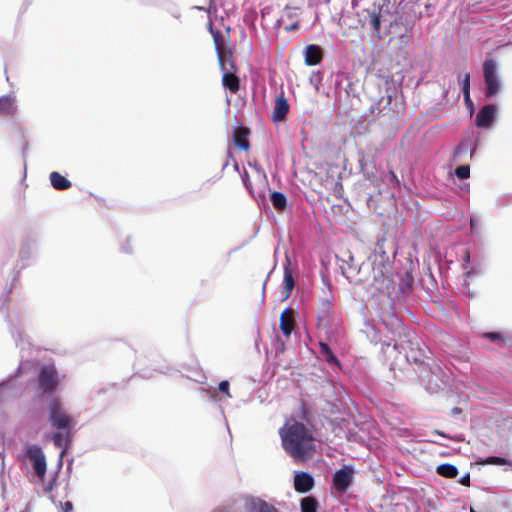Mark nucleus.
<instances>
[{
  "mask_svg": "<svg viewBox=\"0 0 512 512\" xmlns=\"http://www.w3.org/2000/svg\"><path fill=\"white\" fill-rule=\"evenodd\" d=\"M496 107L494 105L484 106L476 117V125L479 127H489L495 118Z\"/></svg>",
  "mask_w": 512,
  "mask_h": 512,
  "instance_id": "10",
  "label": "nucleus"
},
{
  "mask_svg": "<svg viewBox=\"0 0 512 512\" xmlns=\"http://www.w3.org/2000/svg\"><path fill=\"white\" fill-rule=\"evenodd\" d=\"M333 359H334V357L332 355H329L328 360L330 361V360H333Z\"/></svg>",
  "mask_w": 512,
  "mask_h": 512,
  "instance_id": "34",
  "label": "nucleus"
},
{
  "mask_svg": "<svg viewBox=\"0 0 512 512\" xmlns=\"http://www.w3.org/2000/svg\"><path fill=\"white\" fill-rule=\"evenodd\" d=\"M26 456L35 474L42 479L46 472V461L42 450L37 446H29L26 450Z\"/></svg>",
  "mask_w": 512,
  "mask_h": 512,
  "instance_id": "5",
  "label": "nucleus"
},
{
  "mask_svg": "<svg viewBox=\"0 0 512 512\" xmlns=\"http://www.w3.org/2000/svg\"><path fill=\"white\" fill-rule=\"evenodd\" d=\"M288 110L289 104L287 100L283 96L278 97L272 112L273 119L277 122L283 120L288 113Z\"/></svg>",
  "mask_w": 512,
  "mask_h": 512,
  "instance_id": "13",
  "label": "nucleus"
},
{
  "mask_svg": "<svg viewBox=\"0 0 512 512\" xmlns=\"http://www.w3.org/2000/svg\"><path fill=\"white\" fill-rule=\"evenodd\" d=\"M455 173L458 178L466 179L469 177L470 169L468 166L462 165L456 169Z\"/></svg>",
  "mask_w": 512,
  "mask_h": 512,
  "instance_id": "24",
  "label": "nucleus"
},
{
  "mask_svg": "<svg viewBox=\"0 0 512 512\" xmlns=\"http://www.w3.org/2000/svg\"><path fill=\"white\" fill-rule=\"evenodd\" d=\"M437 472L446 478H454L458 474V470L454 465L442 464L437 467Z\"/></svg>",
  "mask_w": 512,
  "mask_h": 512,
  "instance_id": "19",
  "label": "nucleus"
},
{
  "mask_svg": "<svg viewBox=\"0 0 512 512\" xmlns=\"http://www.w3.org/2000/svg\"><path fill=\"white\" fill-rule=\"evenodd\" d=\"M469 86H470V78H469V75L466 74L464 77V80H463V92L469 91Z\"/></svg>",
  "mask_w": 512,
  "mask_h": 512,
  "instance_id": "27",
  "label": "nucleus"
},
{
  "mask_svg": "<svg viewBox=\"0 0 512 512\" xmlns=\"http://www.w3.org/2000/svg\"><path fill=\"white\" fill-rule=\"evenodd\" d=\"M289 265H290V262H289V259H287L286 264L284 266V288H285L284 299H287L290 296V293L294 288V279H293L291 270L289 268Z\"/></svg>",
  "mask_w": 512,
  "mask_h": 512,
  "instance_id": "16",
  "label": "nucleus"
},
{
  "mask_svg": "<svg viewBox=\"0 0 512 512\" xmlns=\"http://www.w3.org/2000/svg\"><path fill=\"white\" fill-rule=\"evenodd\" d=\"M297 24H292L291 26H287L286 29L287 30H295L297 28Z\"/></svg>",
  "mask_w": 512,
  "mask_h": 512,
  "instance_id": "31",
  "label": "nucleus"
},
{
  "mask_svg": "<svg viewBox=\"0 0 512 512\" xmlns=\"http://www.w3.org/2000/svg\"><path fill=\"white\" fill-rule=\"evenodd\" d=\"M39 383L44 391H51L58 385L59 377L54 366L48 365L41 369Z\"/></svg>",
  "mask_w": 512,
  "mask_h": 512,
  "instance_id": "6",
  "label": "nucleus"
},
{
  "mask_svg": "<svg viewBox=\"0 0 512 512\" xmlns=\"http://www.w3.org/2000/svg\"><path fill=\"white\" fill-rule=\"evenodd\" d=\"M463 95H464V100H465L466 105L471 109V112H472L473 111V103L470 98V91H464Z\"/></svg>",
  "mask_w": 512,
  "mask_h": 512,
  "instance_id": "26",
  "label": "nucleus"
},
{
  "mask_svg": "<svg viewBox=\"0 0 512 512\" xmlns=\"http://www.w3.org/2000/svg\"><path fill=\"white\" fill-rule=\"evenodd\" d=\"M49 418L53 427L61 430H70L74 426L73 419L65 412L62 403L52 400L49 404Z\"/></svg>",
  "mask_w": 512,
  "mask_h": 512,
  "instance_id": "3",
  "label": "nucleus"
},
{
  "mask_svg": "<svg viewBox=\"0 0 512 512\" xmlns=\"http://www.w3.org/2000/svg\"><path fill=\"white\" fill-rule=\"evenodd\" d=\"M282 447L295 460L311 458L317 450V441L303 423L290 420L279 430Z\"/></svg>",
  "mask_w": 512,
  "mask_h": 512,
  "instance_id": "1",
  "label": "nucleus"
},
{
  "mask_svg": "<svg viewBox=\"0 0 512 512\" xmlns=\"http://www.w3.org/2000/svg\"><path fill=\"white\" fill-rule=\"evenodd\" d=\"M50 182L57 190H66L71 186V182L58 172H52L50 174Z\"/></svg>",
  "mask_w": 512,
  "mask_h": 512,
  "instance_id": "15",
  "label": "nucleus"
},
{
  "mask_svg": "<svg viewBox=\"0 0 512 512\" xmlns=\"http://www.w3.org/2000/svg\"><path fill=\"white\" fill-rule=\"evenodd\" d=\"M280 328L286 336H290L294 328L293 311L285 309L280 315Z\"/></svg>",
  "mask_w": 512,
  "mask_h": 512,
  "instance_id": "12",
  "label": "nucleus"
},
{
  "mask_svg": "<svg viewBox=\"0 0 512 512\" xmlns=\"http://www.w3.org/2000/svg\"><path fill=\"white\" fill-rule=\"evenodd\" d=\"M486 336H487L489 339H491V340H497V339H499V338H500V335H499V334H497V333H489V334H487Z\"/></svg>",
  "mask_w": 512,
  "mask_h": 512,
  "instance_id": "30",
  "label": "nucleus"
},
{
  "mask_svg": "<svg viewBox=\"0 0 512 512\" xmlns=\"http://www.w3.org/2000/svg\"><path fill=\"white\" fill-rule=\"evenodd\" d=\"M273 206L280 210L286 206V197L280 192H273L270 196Z\"/></svg>",
  "mask_w": 512,
  "mask_h": 512,
  "instance_id": "20",
  "label": "nucleus"
},
{
  "mask_svg": "<svg viewBox=\"0 0 512 512\" xmlns=\"http://www.w3.org/2000/svg\"><path fill=\"white\" fill-rule=\"evenodd\" d=\"M53 440L55 445H57L58 447H62L67 444L68 437L63 433H56L53 437Z\"/></svg>",
  "mask_w": 512,
  "mask_h": 512,
  "instance_id": "23",
  "label": "nucleus"
},
{
  "mask_svg": "<svg viewBox=\"0 0 512 512\" xmlns=\"http://www.w3.org/2000/svg\"><path fill=\"white\" fill-rule=\"evenodd\" d=\"M484 78L486 84V96L493 97L501 89V82L497 74V66L493 60H487L484 63Z\"/></svg>",
  "mask_w": 512,
  "mask_h": 512,
  "instance_id": "4",
  "label": "nucleus"
},
{
  "mask_svg": "<svg viewBox=\"0 0 512 512\" xmlns=\"http://www.w3.org/2000/svg\"><path fill=\"white\" fill-rule=\"evenodd\" d=\"M353 7L363 28L380 37L382 25L388 22L389 2L386 0H353Z\"/></svg>",
  "mask_w": 512,
  "mask_h": 512,
  "instance_id": "2",
  "label": "nucleus"
},
{
  "mask_svg": "<svg viewBox=\"0 0 512 512\" xmlns=\"http://www.w3.org/2000/svg\"><path fill=\"white\" fill-rule=\"evenodd\" d=\"M218 51V57L219 62L223 74V85L228 88L231 92L235 93L239 88V80L238 78L230 71H227L226 69V63H225V55L220 51L219 47L217 46Z\"/></svg>",
  "mask_w": 512,
  "mask_h": 512,
  "instance_id": "7",
  "label": "nucleus"
},
{
  "mask_svg": "<svg viewBox=\"0 0 512 512\" xmlns=\"http://www.w3.org/2000/svg\"><path fill=\"white\" fill-rule=\"evenodd\" d=\"M471 226L473 227L474 226V220L471 219Z\"/></svg>",
  "mask_w": 512,
  "mask_h": 512,
  "instance_id": "35",
  "label": "nucleus"
},
{
  "mask_svg": "<svg viewBox=\"0 0 512 512\" xmlns=\"http://www.w3.org/2000/svg\"><path fill=\"white\" fill-rule=\"evenodd\" d=\"M481 464L483 465H509L512 466V462L501 458V457H489L486 460L482 461Z\"/></svg>",
  "mask_w": 512,
  "mask_h": 512,
  "instance_id": "22",
  "label": "nucleus"
},
{
  "mask_svg": "<svg viewBox=\"0 0 512 512\" xmlns=\"http://www.w3.org/2000/svg\"><path fill=\"white\" fill-rule=\"evenodd\" d=\"M322 349H323V351H326L327 353H329V349H328L327 345L323 344Z\"/></svg>",
  "mask_w": 512,
  "mask_h": 512,
  "instance_id": "33",
  "label": "nucleus"
},
{
  "mask_svg": "<svg viewBox=\"0 0 512 512\" xmlns=\"http://www.w3.org/2000/svg\"><path fill=\"white\" fill-rule=\"evenodd\" d=\"M469 482H470V477H469V474H466L465 476H463L460 480V483L462 485H465V486H468L469 485Z\"/></svg>",
  "mask_w": 512,
  "mask_h": 512,
  "instance_id": "28",
  "label": "nucleus"
},
{
  "mask_svg": "<svg viewBox=\"0 0 512 512\" xmlns=\"http://www.w3.org/2000/svg\"><path fill=\"white\" fill-rule=\"evenodd\" d=\"M244 184H245L246 188H247L250 192H252V191H251V189H250V187H249V184H248V182H247V180H246V179H244Z\"/></svg>",
  "mask_w": 512,
  "mask_h": 512,
  "instance_id": "32",
  "label": "nucleus"
},
{
  "mask_svg": "<svg viewBox=\"0 0 512 512\" xmlns=\"http://www.w3.org/2000/svg\"><path fill=\"white\" fill-rule=\"evenodd\" d=\"M15 110V97L4 96L0 98V113L10 114Z\"/></svg>",
  "mask_w": 512,
  "mask_h": 512,
  "instance_id": "18",
  "label": "nucleus"
},
{
  "mask_svg": "<svg viewBox=\"0 0 512 512\" xmlns=\"http://www.w3.org/2000/svg\"><path fill=\"white\" fill-rule=\"evenodd\" d=\"M244 507L248 512H277L275 507L255 497H246Z\"/></svg>",
  "mask_w": 512,
  "mask_h": 512,
  "instance_id": "8",
  "label": "nucleus"
},
{
  "mask_svg": "<svg viewBox=\"0 0 512 512\" xmlns=\"http://www.w3.org/2000/svg\"><path fill=\"white\" fill-rule=\"evenodd\" d=\"M471 512H476V510H474L473 508H471Z\"/></svg>",
  "mask_w": 512,
  "mask_h": 512,
  "instance_id": "36",
  "label": "nucleus"
},
{
  "mask_svg": "<svg viewBox=\"0 0 512 512\" xmlns=\"http://www.w3.org/2000/svg\"><path fill=\"white\" fill-rule=\"evenodd\" d=\"M313 484V478L308 473L300 472L294 477V487L298 492H308L313 487Z\"/></svg>",
  "mask_w": 512,
  "mask_h": 512,
  "instance_id": "11",
  "label": "nucleus"
},
{
  "mask_svg": "<svg viewBox=\"0 0 512 512\" xmlns=\"http://www.w3.org/2000/svg\"><path fill=\"white\" fill-rule=\"evenodd\" d=\"M317 503L315 499L311 497H306L301 502V510L302 512H316Z\"/></svg>",
  "mask_w": 512,
  "mask_h": 512,
  "instance_id": "21",
  "label": "nucleus"
},
{
  "mask_svg": "<svg viewBox=\"0 0 512 512\" xmlns=\"http://www.w3.org/2000/svg\"><path fill=\"white\" fill-rule=\"evenodd\" d=\"M353 477V470L349 467H344L337 471L334 475V485L339 491H345L350 485Z\"/></svg>",
  "mask_w": 512,
  "mask_h": 512,
  "instance_id": "9",
  "label": "nucleus"
},
{
  "mask_svg": "<svg viewBox=\"0 0 512 512\" xmlns=\"http://www.w3.org/2000/svg\"><path fill=\"white\" fill-rule=\"evenodd\" d=\"M322 59V51L316 45H309L305 50V63L309 66L317 65Z\"/></svg>",
  "mask_w": 512,
  "mask_h": 512,
  "instance_id": "14",
  "label": "nucleus"
},
{
  "mask_svg": "<svg viewBox=\"0 0 512 512\" xmlns=\"http://www.w3.org/2000/svg\"><path fill=\"white\" fill-rule=\"evenodd\" d=\"M63 512H70L72 510V504L70 502H66L62 506Z\"/></svg>",
  "mask_w": 512,
  "mask_h": 512,
  "instance_id": "29",
  "label": "nucleus"
},
{
  "mask_svg": "<svg viewBox=\"0 0 512 512\" xmlns=\"http://www.w3.org/2000/svg\"><path fill=\"white\" fill-rule=\"evenodd\" d=\"M219 390L221 392L225 393L227 396H230V394H229V382L228 381L220 382Z\"/></svg>",
  "mask_w": 512,
  "mask_h": 512,
  "instance_id": "25",
  "label": "nucleus"
},
{
  "mask_svg": "<svg viewBox=\"0 0 512 512\" xmlns=\"http://www.w3.org/2000/svg\"><path fill=\"white\" fill-rule=\"evenodd\" d=\"M248 130L245 128H237L234 131V142L235 145L241 149H248V141L246 139Z\"/></svg>",
  "mask_w": 512,
  "mask_h": 512,
  "instance_id": "17",
  "label": "nucleus"
}]
</instances>
